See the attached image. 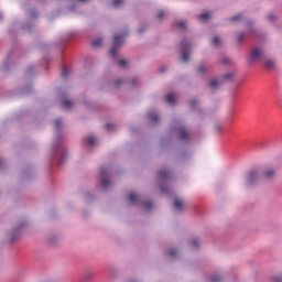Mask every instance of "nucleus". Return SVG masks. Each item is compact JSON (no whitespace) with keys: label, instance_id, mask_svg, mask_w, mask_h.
<instances>
[{"label":"nucleus","instance_id":"obj_37","mask_svg":"<svg viewBox=\"0 0 282 282\" xmlns=\"http://www.w3.org/2000/svg\"><path fill=\"white\" fill-rule=\"evenodd\" d=\"M273 281L274 282H282V278L281 276L273 278Z\"/></svg>","mask_w":282,"mask_h":282},{"label":"nucleus","instance_id":"obj_38","mask_svg":"<svg viewBox=\"0 0 282 282\" xmlns=\"http://www.w3.org/2000/svg\"><path fill=\"white\" fill-rule=\"evenodd\" d=\"M189 105H191V107H195V105H197V101H196V100H192V101L189 102Z\"/></svg>","mask_w":282,"mask_h":282},{"label":"nucleus","instance_id":"obj_25","mask_svg":"<svg viewBox=\"0 0 282 282\" xmlns=\"http://www.w3.org/2000/svg\"><path fill=\"white\" fill-rule=\"evenodd\" d=\"M197 72L198 74H204V72H206V66L204 65L198 66Z\"/></svg>","mask_w":282,"mask_h":282},{"label":"nucleus","instance_id":"obj_26","mask_svg":"<svg viewBox=\"0 0 282 282\" xmlns=\"http://www.w3.org/2000/svg\"><path fill=\"white\" fill-rule=\"evenodd\" d=\"M232 78V73H227L224 75L223 80H230Z\"/></svg>","mask_w":282,"mask_h":282},{"label":"nucleus","instance_id":"obj_2","mask_svg":"<svg viewBox=\"0 0 282 282\" xmlns=\"http://www.w3.org/2000/svg\"><path fill=\"white\" fill-rule=\"evenodd\" d=\"M120 45H122V35L117 34L113 36V45L110 50L112 58H116V54L118 53V47H120Z\"/></svg>","mask_w":282,"mask_h":282},{"label":"nucleus","instance_id":"obj_17","mask_svg":"<svg viewBox=\"0 0 282 282\" xmlns=\"http://www.w3.org/2000/svg\"><path fill=\"white\" fill-rule=\"evenodd\" d=\"M73 106H74V104H72V101H69V100L63 101L64 109H70V107H73Z\"/></svg>","mask_w":282,"mask_h":282},{"label":"nucleus","instance_id":"obj_43","mask_svg":"<svg viewBox=\"0 0 282 282\" xmlns=\"http://www.w3.org/2000/svg\"><path fill=\"white\" fill-rule=\"evenodd\" d=\"M88 276H94V274L89 273V275H88Z\"/></svg>","mask_w":282,"mask_h":282},{"label":"nucleus","instance_id":"obj_34","mask_svg":"<svg viewBox=\"0 0 282 282\" xmlns=\"http://www.w3.org/2000/svg\"><path fill=\"white\" fill-rule=\"evenodd\" d=\"M221 279L219 276H214L209 280V282H220Z\"/></svg>","mask_w":282,"mask_h":282},{"label":"nucleus","instance_id":"obj_45","mask_svg":"<svg viewBox=\"0 0 282 282\" xmlns=\"http://www.w3.org/2000/svg\"><path fill=\"white\" fill-rule=\"evenodd\" d=\"M161 72H164V68H161Z\"/></svg>","mask_w":282,"mask_h":282},{"label":"nucleus","instance_id":"obj_31","mask_svg":"<svg viewBox=\"0 0 282 282\" xmlns=\"http://www.w3.org/2000/svg\"><path fill=\"white\" fill-rule=\"evenodd\" d=\"M237 41H238V43H241V41H243V33L238 34Z\"/></svg>","mask_w":282,"mask_h":282},{"label":"nucleus","instance_id":"obj_40","mask_svg":"<svg viewBox=\"0 0 282 282\" xmlns=\"http://www.w3.org/2000/svg\"><path fill=\"white\" fill-rule=\"evenodd\" d=\"M142 32H144V29L139 30V34H142Z\"/></svg>","mask_w":282,"mask_h":282},{"label":"nucleus","instance_id":"obj_7","mask_svg":"<svg viewBox=\"0 0 282 282\" xmlns=\"http://www.w3.org/2000/svg\"><path fill=\"white\" fill-rule=\"evenodd\" d=\"M165 100L166 102H169V105H175V100H177V95L175 93H170L165 96Z\"/></svg>","mask_w":282,"mask_h":282},{"label":"nucleus","instance_id":"obj_9","mask_svg":"<svg viewBox=\"0 0 282 282\" xmlns=\"http://www.w3.org/2000/svg\"><path fill=\"white\" fill-rule=\"evenodd\" d=\"M178 138L180 140H188V131L184 128L178 130Z\"/></svg>","mask_w":282,"mask_h":282},{"label":"nucleus","instance_id":"obj_35","mask_svg":"<svg viewBox=\"0 0 282 282\" xmlns=\"http://www.w3.org/2000/svg\"><path fill=\"white\" fill-rule=\"evenodd\" d=\"M113 127V124L111 123H106L105 129H107V131H111V128Z\"/></svg>","mask_w":282,"mask_h":282},{"label":"nucleus","instance_id":"obj_39","mask_svg":"<svg viewBox=\"0 0 282 282\" xmlns=\"http://www.w3.org/2000/svg\"><path fill=\"white\" fill-rule=\"evenodd\" d=\"M229 62H230V59H228V58H225V59L223 61L224 65L228 64Z\"/></svg>","mask_w":282,"mask_h":282},{"label":"nucleus","instance_id":"obj_3","mask_svg":"<svg viewBox=\"0 0 282 282\" xmlns=\"http://www.w3.org/2000/svg\"><path fill=\"white\" fill-rule=\"evenodd\" d=\"M181 47H182V58L184 61V63H187V61H189L191 55L188 54V50H191V44H188V42L186 40L181 42Z\"/></svg>","mask_w":282,"mask_h":282},{"label":"nucleus","instance_id":"obj_30","mask_svg":"<svg viewBox=\"0 0 282 282\" xmlns=\"http://www.w3.org/2000/svg\"><path fill=\"white\" fill-rule=\"evenodd\" d=\"M274 19H276V15H274V13H270V14L268 15V20H269V21H274Z\"/></svg>","mask_w":282,"mask_h":282},{"label":"nucleus","instance_id":"obj_13","mask_svg":"<svg viewBox=\"0 0 282 282\" xmlns=\"http://www.w3.org/2000/svg\"><path fill=\"white\" fill-rule=\"evenodd\" d=\"M175 25L178 30H182V32L186 31V25H187L186 21L181 20V21L176 22Z\"/></svg>","mask_w":282,"mask_h":282},{"label":"nucleus","instance_id":"obj_22","mask_svg":"<svg viewBox=\"0 0 282 282\" xmlns=\"http://www.w3.org/2000/svg\"><path fill=\"white\" fill-rule=\"evenodd\" d=\"M88 144L89 147H94V144H96V138L94 137L88 138Z\"/></svg>","mask_w":282,"mask_h":282},{"label":"nucleus","instance_id":"obj_15","mask_svg":"<svg viewBox=\"0 0 282 282\" xmlns=\"http://www.w3.org/2000/svg\"><path fill=\"white\" fill-rule=\"evenodd\" d=\"M166 17V11L165 10H160L156 14V19L159 21H162V19H164Z\"/></svg>","mask_w":282,"mask_h":282},{"label":"nucleus","instance_id":"obj_19","mask_svg":"<svg viewBox=\"0 0 282 282\" xmlns=\"http://www.w3.org/2000/svg\"><path fill=\"white\" fill-rule=\"evenodd\" d=\"M91 45L94 47H100V45H102V40H100V39L95 40V41H93Z\"/></svg>","mask_w":282,"mask_h":282},{"label":"nucleus","instance_id":"obj_36","mask_svg":"<svg viewBox=\"0 0 282 282\" xmlns=\"http://www.w3.org/2000/svg\"><path fill=\"white\" fill-rule=\"evenodd\" d=\"M120 84H122V79H117L115 83L116 87H120Z\"/></svg>","mask_w":282,"mask_h":282},{"label":"nucleus","instance_id":"obj_16","mask_svg":"<svg viewBox=\"0 0 282 282\" xmlns=\"http://www.w3.org/2000/svg\"><path fill=\"white\" fill-rule=\"evenodd\" d=\"M219 85H221V83L219 80H217V79H213L210 82V87H213V89L219 87Z\"/></svg>","mask_w":282,"mask_h":282},{"label":"nucleus","instance_id":"obj_1","mask_svg":"<svg viewBox=\"0 0 282 282\" xmlns=\"http://www.w3.org/2000/svg\"><path fill=\"white\" fill-rule=\"evenodd\" d=\"M263 58V50L259 46H256L251 51V55L249 57V63H257Z\"/></svg>","mask_w":282,"mask_h":282},{"label":"nucleus","instance_id":"obj_27","mask_svg":"<svg viewBox=\"0 0 282 282\" xmlns=\"http://www.w3.org/2000/svg\"><path fill=\"white\" fill-rule=\"evenodd\" d=\"M191 246H192V248H197V247L199 246V241H197V240H192V241H191Z\"/></svg>","mask_w":282,"mask_h":282},{"label":"nucleus","instance_id":"obj_11","mask_svg":"<svg viewBox=\"0 0 282 282\" xmlns=\"http://www.w3.org/2000/svg\"><path fill=\"white\" fill-rule=\"evenodd\" d=\"M276 63L273 59H265L264 61V67L267 69H274Z\"/></svg>","mask_w":282,"mask_h":282},{"label":"nucleus","instance_id":"obj_44","mask_svg":"<svg viewBox=\"0 0 282 282\" xmlns=\"http://www.w3.org/2000/svg\"><path fill=\"white\" fill-rule=\"evenodd\" d=\"M78 1H83V2H85V1H87V0H78Z\"/></svg>","mask_w":282,"mask_h":282},{"label":"nucleus","instance_id":"obj_8","mask_svg":"<svg viewBox=\"0 0 282 282\" xmlns=\"http://www.w3.org/2000/svg\"><path fill=\"white\" fill-rule=\"evenodd\" d=\"M174 208L175 210H184V200L176 198L174 200Z\"/></svg>","mask_w":282,"mask_h":282},{"label":"nucleus","instance_id":"obj_32","mask_svg":"<svg viewBox=\"0 0 282 282\" xmlns=\"http://www.w3.org/2000/svg\"><path fill=\"white\" fill-rule=\"evenodd\" d=\"M119 65L120 67H127V61L126 59L119 61Z\"/></svg>","mask_w":282,"mask_h":282},{"label":"nucleus","instance_id":"obj_42","mask_svg":"<svg viewBox=\"0 0 282 282\" xmlns=\"http://www.w3.org/2000/svg\"><path fill=\"white\" fill-rule=\"evenodd\" d=\"M162 193H166V189L164 187H161Z\"/></svg>","mask_w":282,"mask_h":282},{"label":"nucleus","instance_id":"obj_14","mask_svg":"<svg viewBox=\"0 0 282 282\" xmlns=\"http://www.w3.org/2000/svg\"><path fill=\"white\" fill-rule=\"evenodd\" d=\"M213 45H214V47H220L221 46V39L219 36H214Z\"/></svg>","mask_w":282,"mask_h":282},{"label":"nucleus","instance_id":"obj_4","mask_svg":"<svg viewBox=\"0 0 282 282\" xmlns=\"http://www.w3.org/2000/svg\"><path fill=\"white\" fill-rule=\"evenodd\" d=\"M100 177L102 180L101 186L104 189L109 188V186L111 185V182L109 181V178H107V169H101L100 170Z\"/></svg>","mask_w":282,"mask_h":282},{"label":"nucleus","instance_id":"obj_33","mask_svg":"<svg viewBox=\"0 0 282 282\" xmlns=\"http://www.w3.org/2000/svg\"><path fill=\"white\" fill-rule=\"evenodd\" d=\"M61 123H62L61 119H57L55 121V129H61Z\"/></svg>","mask_w":282,"mask_h":282},{"label":"nucleus","instance_id":"obj_29","mask_svg":"<svg viewBox=\"0 0 282 282\" xmlns=\"http://www.w3.org/2000/svg\"><path fill=\"white\" fill-rule=\"evenodd\" d=\"M230 21H241V14H237L230 19Z\"/></svg>","mask_w":282,"mask_h":282},{"label":"nucleus","instance_id":"obj_23","mask_svg":"<svg viewBox=\"0 0 282 282\" xmlns=\"http://www.w3.org/2000/svg\"><path fill=\"white\" fill-rule=\"evenodd\" d=\"M151 208H153V203L148 202V203L144 204V209L145 210H151Z\"/></svg>","mask_w":282,"mask_h":282},{"label":"nucleus","instance_id":"obj_24","mask_svg":"<svg viewBox=\"0 0 282 282\" xmlns=\"http://www.w3.org/2000/svg\"><path fill=\"white\" fill-rule=\"evenodd\" d=\"M160 177L164 180V177H169V171L164 170L160 172Z\"/></svg>","mask_w":282,"mask_h":282},{"label":"nucleus","instance_id":"obj_28","mask_svg":"<svg viewBox=\"0 0 282 282\" xmlns=\"http://www.w3.org/2000/svg\"><path fill=\"white\" fill-rule=\"evenodd\" d=\"M170 257H172V258L177 257V249H172L170 251Z\"/></svg>","mask_w":282,"mask_h":282},{"label":"nucleus","instance_id":"obj_6","mask_svg":"<svg viewBox=\"0 0 282 282\" xmlns=\"http://www.w3.org/2000/svg\"><path fill=\"white\" fill-rule=\"evenodd\" d=\"M259 174L257 173V171H251L247 176V182L248 184H254V182H257Z\"/></svg>","mask_w":282,"mask_h":282},{"label":"nucleus","instance_id":"obj_10","mask_svg":"<svg viewBox=\"0 0 282 282\" xmlns=\"http://www.w3.org/2000/svg\"><path fill=\"white\" fill-rule=\"evenodd\" d=\"M128 199L130 204H138L140 196H138L135 193H130Z\"/></svg>","mask_w":282,"mask_h":282},{"label":"nucleus","instance_id":"obj_20","mask_svg":"<svg viewBox=\"0 0 282 282\" xmlns=\"http://www.w3.org/2000/svg\"><path fill=\"white\" fill-rule=\"evenodd\" d=\"M69 76V68L64 67L62 70V78H67Z\"/></svg>","mask_w":282,"mask_h":282},{"label":"nucleus","instance_id":"obj_18","mask_svg":"<svg viewBox=\"0 0 282 282\" xmlns=\"http://www.w3.org/2000/svg\"><path fill=\"white\" fill-rule=\"evenodd\" d=\"M122 3H123V0H112L113 8H120Z\"/></svg>","mask_w":282,"mask_h":282},{"label":"nucleus","instance_id":"obj_5","mask_svg":"<svg viewBox=\"0 0 282 282\" xmlns=\"http://www.w3.org/2000/svg\"><path fill=\"white\" fill-rule=\"evenodd\" d=\"M213 19V12L205 11L202 14L197 15L198 21H203V23H206V21H210Z\"/></svg>","mask_w":282,"mask_h":282},{"label":"nucleus","instance_id":"obj_21","mask_svg":"<svg viewBox=\"0 0 282 282\" xmlns=\"http://www.w3.org/2000/svg\"><path fill=\"white\" fill-rule=\"evenodd\" d=\"M150 120H151V122H159L160 117L158 115H150Z\"/></svg>","mask_w":282,"mask_h":282},{"label":"nucleus","instance_id":"obj_41","mask_svg":"<svg viewBox=\"0 0 282 282\" xmlns=\"http://www.w3.org/2000/svg\"><path fill=\"white\" fill-rule=\"evenodd\" d=\"M131 85H135V79H132V80H131Z\"/></svg>","mask_w":282,"mask_h":282},{"label":"nucleus","instance_id":"obj_12","mask_svg":"<svg viewBox=\"0 0 282 282\" xmlns=\"http://www.w3.org/2000/svg\"><path fill=\"white\" fill-rule=\"evenodd\" d=\"M274 171L273 170H267L263 174L262 177L263 180H272L274 177Z\"/></svg>","mask_w":282,"mask_h":282}]
</instances>
